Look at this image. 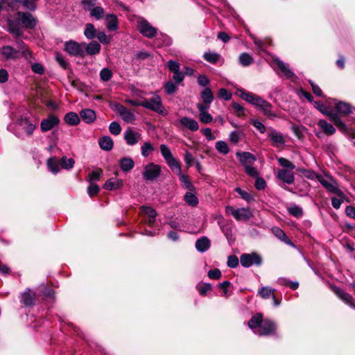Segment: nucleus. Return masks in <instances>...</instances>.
<instances>
[{
	"instance_id": "56",
	"label": "nucleus",
	"mask_w": 355,
	"mask_h": 355,
	"mask_svg": "<svg viewBox=\"0 0 355 355\" xmlns=\"http://www.w3.org/2000/svg\"><path fill=\"white\" fill-rule=\"evenodd\" d=\"M16 44L18 48L17 51H19V53L21 52L23 56L27 58L28 55H31V53L28 51L25 43L23 41L20 40H17Z\"/></svg>"
},
{
	"instance_id": "18",
	"label": "nucleus",
	"mask_w": 355,
	"mask_h": 355,
	"mask_svg": "<svg viewBox=\"0 0 355 355\" xmlns=\"http://www.w3.org/2000/svg\"><path fill=\"white\" fill-rule=\"evenodd\" d=\"M1 53L6 60H15L19 57V51L8 45L1 49Z\"/></svg>"
},
{
	"instance_id": "60",
	"label": "nucleus",
	"mask_w": 355,
	"mask_h": 355,
	"mask_svg": "<svg viewBox=\"0 0 355 355\" xmlns=\"http://www.w3.org/2000/svg\"><path fill=\"white\" fill-rule=\"evenodd\" d=\"M167 67L168 68V70L172 73L178 72V71H180V63L175 60H170L167 62Z\"/></svg>"
},
{
	"instance_id": "16",
	"label": "nucleus",
	"mask_w": 355,
	"mask_h": 355,
	"mask_svg": "<svg viewBox=\"0 0 355 355\" xmlns=\"http://www.w3.org/2000/svg\"><path fill=\"white\" fill-rule=\"evenodd\" d=\"M325 116H328L331 121L342 132H346L347 131V127L344 122L342 121L339 116V114L333 112L331 111H327Z\"/></svg>"
},
{
	"instance_id": "53",
	"label": "nucleus",
	"mask_w": 355,
	"mask_h": 355,
	"mask_svg": "<svg viewBox=\"0 0 355 355\" xmlns=\"http://www.w3.org/2000/svg\"><path fill=\"white\" fill-rule=\"evenodd\" d=\"M154 150L153 146L149 141H146L141 148V155L143 157H147L150 153H152Z\"/></svg>"
},
{
	"instance_id": "38",
	"label": "nucleus",
	"mask_w": 355,
	"mask_h": 355,
	"mask_svg": "<svg viewBox=\"0 0 355 355\" xmlns=\"http://www.w3.org/2000/svg\"><path fill=\"white\" fill-rule=\"evenodd\" d=\"M258 110L261 111L266 116H276V114L272 111V105L267 101H265Z\"/></svg>"
},
{
	"instance_id": "14",
	"label": "nucleus",
	"mask_w": 355,
	"mask_h": 355,
	"mask_svg": "<svg viewBox=\"0 0 355 355\" xmlns=\"http://www.w3.org/2000/svg\"><path fill=\"white\" fill-rule=\"evenodd\" d=\"M124 139L128 146H134L141 139V135L132 128H128L124 132Z\"/></svg>"
},
{
	"instance_id": "64",
	"label": "nucleus",
	"mask_w": 355,
	"mask_h": 355,
	"mask_svg": "<svg viewBox=\"0 0 355 355\" xmlns=\"http://www.w3.org/2000/svg\"><path fill=\"white\" fill-rule=\"evenodd\" d=\"M218 96L220 98L224 99L225 101H229L232 98V93L225 88H221L218 90Z\"/></svg>"
},
{
	"instance_id": "50",
	"label": "nucleus",
	"mask_w": 355,
	"mask_h": 355,
	"mask_svg": "<svg viewBox=\"0 0 355 355\" xmlns=\"http://www.w3.org/2000/svg\"><path fill=\"white\" fill-rule=\"evenodd\" d=\"M287 209L289 214L295 217L300 218L303 215V209L298 205H292L288 207Z\"/></svg>"
},
{
	"instance_id": "34",
	"label": "nucleus",
	"mask_w": 355,
	"mask_h": 355,
	"mask_svg": "<svg viewBox=\"0 0 355 355\" xmlns=\"http://www.w3.org/2000/svg\"><path fill=\"white\" fill-rule=\"evenodd\" d=\"M64 119L65 123L69 125H77L80 121L78 114L73 112L67 113Z\"/></svg>"
},
{
	"instance_id": "51",
	"label": "nucleus",
	"mask_w": 355,
	"mask_h": 355,
	"mask_svg": "<svg viewBox=\"0 0 355 355\" xmlns=\"http://www.w3.org/2000/svg\"><path fill=\"white\" fill-rule=\"evenodd\" d=\"M216 149L223 155H227L230 152V148L227 143L224 141H218L215 145Z\"/></svg>"
},
{
	"instance_id": "7",
	"label": "nucleus",
	"mask_w": 355,
	"mask_h": 355,
	"mask_svg": "<svg viewBox=\"0 0 355 355\" xmlns=\"http://www.w3.org/2000/svg\"><path fill=\"white\" fill-rule=\"evenodd\" d=\"M137 28L143 36L149 39L155 37L157 34V29L144 19L137 21Z\"/></svg>"
},
{
	"instance_id": "31",
	"label": "nucleus",
	"mask_w": 355,
	"mask_h": 355,
	"mask_svg": "<svg viewBox=\"0 0 355 355\" xmlns=\"http://www.w3.org/2000/svg\"><path fill=\"white\" fill-rule=\"evenodd\" d=\"M98 144L102 150L110 151L113 148L114 142L110 137L105 136L99 139Z\"/></svg>"
},
{
	"instance_id": "37",
	"label": "nucleus",
	"mask_w": 355,
	"mask_h": 355,
	"mask_svg": "<svg viewBox=\"0 0 355 355\" xmlns=\"http://www.w3.org/2000/svg\"><path fill=\"white\" fill-rule=\"evenodd\" d=\"M203 58L211 64H216L220 59V55L218 53L209 51L204 53Z\"/></svg>"
},
{
	"instance_id": "43",
	"label": "nucleus",
	"mask_w": 355,
	"mask_h": 355,
	"mask_svg": "<svg viewBox=\"0 0 355 355\" xmlns=\"http://www.w3.org/2000/svg\"><path fill=\"white\" fill-rule=\"evenodd\" d=\"M90 16L96 19H101L105 14L104 9L101 6H94L89 10Z\"/></svg>"
},
{
	"instance_id": "47",
	"label": "nucleus",
	"mask_w": 355,
	"mask_h": 355,
	"mask_svg": "<svg viewBox=\"0 0 355 355\" xmlns=\"http://www.w3.org/2000/svg\"><path fill=\"white\" fill-rule=\"evenodd\" d=\"M235 191L240 195V196L247 201L248 202H250L254 200V196L246 191L243 190L240 187H236L235 189Z\"/></svg>"
},
{
	"instance_id": "3",
	"label": "nucleus",
	"mask_w": 355,
	"mask_h": 355,
	"mask_svg": "<svg viewBox=\"0 0 355 355\" xmlns=\"http://www.w3.org/2000/svg\"><path fill=\"white\" fill-rule=\"evenodd\" d=\"M319 182L329 192L335 193L341 198H344L345 195L342 191L338 188V184L335 180L330 176L325 175V176L318 177Z\"/></svg>"
},
{
	"instance_id": "46",
	"label": "nucleus",
	"mask_w": 355,
	"mask_h": 355,
	"mask_svg": "<svg viewBox=\"0 0 355 355\" xmlns=\"http://www.w3.org/2000/svg\"><path fill=\"white\" fill-rule=\"evenodd\" d=\"M75 161L72 158H67L66 156H63L60 159V166L66 170H69L73 167Z\"/></svg>"
},
{
	"instance_id": "9",
	"label": "nucleus",
	"mask_w": 355,
	"mask_h": 355,
	"mask_svg": "<svg viewBox=\"0 0 355 355\" xmlns=\"http://www.w3.org/2000/svg\"><path fill=\"white\" fill-rule=\"evenodd\" d=\"M175 125L181 130H189L196 132L199 129L197 121L188 116H183L175 122Z\"/></svg>"
},
{
	"instance_id": "26",
	"label": "nucleus",
	"mask_w": 355,
	"mask_h": 355,
	"mask_svg": "<svg viewBox=\"0 0 355 355\" xmlns=\"http://www.w3.org/2000/svg\"><path fill=\"white\" fill-rule=\"evenodd\" d=\"M80 116L87 123L94 122L96 119V112L91 109H84L80 112Z\"/></svg>"
},
{
	"instance_id": "24",
	"label": "nucleus",
	"mask_w": 355,
	"mask_h": 355,
	"mask_svg": "<svg viewBox=\"0 0 355 355\" xmlns=\"http://www.w3.org/2000/svg\"><path fill=\"white\" fill-rule=\"evenodd\" d=\"M252 213L249 208H239L236 209V214H234V218L236 220H248L252 217Z\"/></svg>"
},
{
	"instance_id": "8",
	"label": "nucleus",
	"mask_w": 355,
	"mask_h": 355,
	"mask_svg": "<svg viewBox=\"0 0 355 355\" xmlns=\"http://www.w3.org/2000/svg\"><path fill=\"white\" fill-rule=\"evenodd\" d=\"M142 175L145 180H155L161 175V167L158 164L150 163L144 166Z\"/></svg>"
},
{
	"instance_id": "1",
	"label": "nucleus",
	"mask_w": 355,
	"mask_h": 355,
	"mask_svg": "<svg viewBox=\"0 0 355 355\" xmlns=\"http://www.w3.org/2000/svg\"><path fill=\"white\" fill-rule=\"evenodd\" d=\"M15 19H8V31L11 34L20 37L23 35L22 28L33 29L36 27L38 20L33 14L27 12L17 11Z\"/></svg>"
},
{
	"instance_id": "19",
	"label": "nucleus",
	"mask_w": 355,
	"mask_h": 355,
	"mask_svg": "<svg viewBox=\"0 0 355 355\" xmlns=\"http://www.w3.org/2000/svg\"><path fill=\"white\" fill-rule=\"evenodd\" d=\"M293 170L279 169L277 172V178L284 182L291 184L294 182L295 176Z\"/></svg>"
},
{
	"instance_id": "42",
	"label": "nucleus",
	"mask_w": 355,
	"mask_h": 355,
	"mask_svg": "<svg viewBox=\"0 0 355 355\" xmlns=\"http://www.w3.org/2000/svg\"><path fill=\"white\" fill-rule=\"evenodd\" d=\"M184 200L186 203L191 207H196L198 204V199L196 196L191 192H187L184 195Z\"/></svg>"
},
{
	"instance_id": "39",
	"label": "nucleus",
	"mask_w": 355,
	"mask_h": 355,
	"mask_svg": "<svg viewBox=\"0 0 355 355\" xmlns=\"http://www.w3.org/2000/svg\"><path fill=\"white\" fill-rule=\"evenodd\" d=\"M245 136L243 130H234L230 132L229 141L232 144H237L240 139Z\"/></svg>"
},
{
	"instance_id": "13",
	"label": "nucleus",
	"mask_w": 355,
	"mask_h": 355,
	"mask_svg": "<svg viewBox=\"0 0 355 355\" xmlns=\"http://www.w3.org/2000/svg\"><path fill=\"white\" fill-rule=\"evenodd\" d=\"M36 293L30 288H27L20 295V302L26 307H32L35 305Z\"/></svg>"
},
{
	"instance_id": "41",
	"label": "nucleus",
	"mask_w": 355,
	"mask_h": 355,
	"mask_svg": "<svg viewBox=\"0 0 355 355\" xmlns=\"http://www.w3.org/2000/svg\"><path fill=\"white\" fill-rule=\"evenodd\" d=\"M275 291V289L271 287L263 286L259 289L257 294L263 299H268L270 297L272 296Z\"/></svg>"
},
{
	"instance_id": "25",
	"label": "nucleus",
	"mask_w": 355,
	"mask_h": 355,
	"mask_svg": "<svg viewBox=\"0 0 355 355\" xmlns=\"http://www.w3.org/2000/svg\"><path fill=\"white\" fill-rule=\"evenodd\" d=\"M101 44L96 41H92L88 44L85 43V53L89 55H94L98 54L101 51Z\"/></svg>"
},
{
	"instance_id": "29",
	"label": "nucleus",
	"mask_w": 355,
	"mask_h": 355,
	"mask_svg": "<svg viewBox=\"0 0 355 355\" xmlns=\"http://www.w3.org/2000/svg\"><path fill=\"white\" fill-rule=\"evenodd\" d=\"M18 123L22 126L24 131L26 132L28 135H31L35 129V125L31 123L27 118H21L18 120Z\"/></svg>"
},
{
	"instance_id": "44",
	"label": "nucleus",
	"mask_w": 355,
	"mask_h": 355,
	"mask_svg": "<svg viewBox=\"0 0 355 355\" xmlns=\"http://www.w3.org/2000/svg\"><path fill=\"white\" fill-rule=\"evenodd\" d=\"M84 35L89 40L95 38L97 34L94 26L92 24H87L84 31Z\"/></svg>"
},
{
	"instance_id": "5",
	"label": "nucleus",
	"mask_w": 355,
	"mask_h": 355,
	"mask_svg": "<svg viewBox=\"0 0 355 355\" xmlns=\"http://www.w3.org/2000/svg\"><path fill=\"white\" fill-rule=\"evenodd\" d=\"M85 43H78L74 40H69L64 43V51L71 56L84 57Z\"/></svg>"
},
{
	"instance_id": "40",
	"label": "nucleus",
	"mask_w": 355,
	"mask_h": 355,
	"mask_svg": "<svg viewBox=\"0 0 355 355\" xmlns=\"http://www.w3.org/2000/svg\"><path fill=\"white\" fill-rule=\"evenodd\" d=\"M178 175L179 176V180L184 188H186L187 189H189L190 191H193L195 189L193 185L189 180L188 176L184 175L182 173V171H180L179 173H178Z\"/></svg>"
},
{
	"instance_id": "6",
	"label": "nucleus",
	"mask_w": 355,
	"mask_h": 355,
	"mask_svg": "<svg viewBox=\"0 0 355 355\" xmlns=\"http://www.w3.org/2000/svg\"><path fill=\"white\" fill-rule=\"evenodd\" d=\"M143 107L160 114H165V110L162 105L161 98L157 94H155L150 99H145L143 101Z\"/></svg>"
},
{
	"instance_id": "48",
	"label": "nucleus",
	"mask_w": 355,
	"mask_h": 355,
	"mask_svg": "<svg viewBox=\"0 0 355 355\" xmlns=\"http://www.w3.org/2000/svg\"><path fill=\"white\" fill-rule=\"evenodd\" d=\"M298 171L305 178H306L309 180L317 179L318 180V177L321 176V175L317 174L314 171H313L311 169L300 168Z\"/></svg>"
},
{
	"instance_id": "45",
	"label": "nucleus",
	"mask_w": 355,
	"mask_h": 355,
	"mask_svg": "<svg viewBox=\"0 0 355 355\" xmlns=\"http://www.w3.org/2000/svg\"><path fill=\"white\" fill-rule=\"evenodd\" d=\"M166 162L171 168V169L173 171H176L177 173H179L180 171H182L180 162L173 156L167 159Z\"/></svg>"
},
{
	"instance_id": "33",
	"label": "nucleus",
	"mask_w": 355,
	"mask_h": 355,
	"mask_svg": "<svg viewBox=\"0 0 355 355\" xmlns=\"http://www.w3.org/2000/svg\"><path fill=\"white\" fill-rule=\"evenodd\" d=\"M123 186V181L118 179H110L104 184L103 188L112 191L121 188Z\"/></svg>"
},
{
	"instance_id": "12",
	"label": "nucleus",
	"mask_w": 355,
	"mask_h": 355,
	"mask_svg": "<svg viewBox=\"0 0 355 355\" xmlns=\"http://www.w3.org/2000/svg\"><path fill=\"white\" fill-rule=\"evenodd\" d=\"M59 118L54 115L51 114L46 119H44L40 123V128L42 132H47L52 130L54 127L58 126L60 123Z\"/></svg>"
},
{
	"instance_id": "10",
	"label": "nucleus",
	"mask_w": 355,
	"mask_h": 355,
	"mask_svg": "<svg viewBox=\"0 0 355 355\" xmlns=\"http://www.w3.org/2000/svg\"><path fill=\"white\" fill-rule=\"evenodd\" d=\"M114 111L126 123H132L135 120V115L134 113L119 103H117L114 105Z\"/></svg>"
},
{
	"instance_id": "27",
	"label": "nucleus",
	"mask_w": 355,
	"mask_h": 355,
	"mask_svg": "<svg viewBox=\"0 0 355 355\" xmlns=\"http://www.w3.org/2000/svg\"><path fill=\"white\" fill-rule=\"evenodd\" d=\"M318 125L327 135H332L336 132V128L334 125L331 123H328L324 119H320L318 122Z\"/></svg>"
},
{
	"instance_id": "61",
	"label": "nucleus",
	"mask_w": 355,
	"mask_h": 355,
	"mask_svg": "<svg viewBox=\"0 0 355 355\" xmlns=\"http://www.w3.org/2000/svg\"><path fill=\"white\" fill-rule=\"evenodd\" d=\"M160 152L165 161L173 156L170 148L165 144L160 146Z\"/></svg>"
},
{
	"instance_id": "17",
	"label": "nucleus",
	"mask_w": 355,
	"mask_h": 355,
	"mask_svg": "<svg viewBox=\"0 0 355 355\" xmlns=\"http://www.w3.org/2000/svg\"><path fill=\"white\" fill-rule=\"evenodd\" d=\"M236 157L239 159V162L243 167L254 164L257 160L256 157L249 152H237Z\"/></svg>"
},
{
	"instance_id": "35",
	"label": "nucleus",
	"mask_w": 355,
	"mask_h": 355,
	"mask_svg": "<svg viewBox=\"0 0 355 355\" xmlns=\"http://www.w3.org/2000/svg\"><path fill=\"white\" fill-rule=\"evenodd\" d=\"M46 164L49 170L53 173L56 174L60 171V161L59 162L55 157L48 159Z\"/></svg>"
},
{
	"instance_id": "28",
	"label": "nucleus",
	"mask_w": 355,
	"mask_h": 355,
	"mask_svg": "<svg viewBox=\"0 0 355 355\" xmlns=\"http://www.w3.org/2000/svg\"><path fill=\"white\" fill-rule=\"evenodd\" d=\"M106 26L110 31H116L119 26L117 17L114 14H108L105 17Z\"/></svg>"
},
{
	"instance_id": "2",
	"label": "nucleus",
	"mask_w": 355,
	"mask_h": 355,
	"mask_svg": "<svg viewBox=\"0 0 355 355\" xmlns=\"http://www.w3.org/2000/svg\"><path fill=\"white\" fill-rule=\"evenodd\" d=\"M248 324L253 333L259 336L274 335L277 329L276 324L273 321L263 319V315L259 313L253 315Z\"/></svg>"
},
{
	"instance_id": "52",
	"label": "nucleus",
	"mask_w": 355,
	"mask_h": 355,
	"mask_svg": "<svg viewBox=\"0 0 355 355\" xmlns=\"http://www.w3.org/2000/svg\"><path fill=\"white\" fill-rule=\"evenodd\" d=\"M176 85V83L172 81L166 82L164 86L165 92L168 95L173 94L178 90V87Z\"/></svg>"
},
{
	"instance_id": "15",
	"label": "nucleus",
	"mask_w": 355,
	"mask_h": 355,
	"mask_svg": "<svg viewBox=\"0 0 355 355\" xmlns=\"http://www.w3.org/2000/svg\"><path fill=\"white\" fill-rule=\"evenodd\" d=\"M332 291L344 303L355 309V304L354 303L353 297L351 295L343 291L338 286L332 287Z\"/></svg>"
},
{
	"instance_id": "11",
	"label": "nucleus",
	"mask_w": 355,
	"mask_h": 355,
	"mask_svg": "<svg viewBox=\"0 0 355 355\" xmlns=\"http://www.w3.org/2000/svg\"><path fill=\"white\" fill-rule=\"evenodd\" d=\"M240 96L249 103L255 106L257 109H259L261 105H262L266 101L259 96H257L251 92H245L244 91L241 92Z\"/></svg>"
},
{
	"instance_id": "62",
	"label": "nucleus",
	"mask_w": 355,
	"mask_h": 355,
	"mask_svg": "<svg viewBox=\"0 0 355 355\" xmlns=\"http://www.w3.org/2000/svg\"><path fill=\"white\" fill-rule=\"evenodd\" d=\"M200 121L202 123L208 124L213 120V116L207 112L199 114Z\"/></svg>"
},
{
	"instance_id": "49",
	"label": "nucleus",
	"mask_w": 355,
	"mask_h": 355,
	"mask_svg": "<svg viewBox=\"0 0 355 355\" xmlns=\"http://www.w3.org/2000/svg\"><path fill=\"white\" fill-rule=\"evenodd\" d=\"M253 62V58L247 53H243L239 55V63L243 67H248Z\"/></svg>"
},
{
	"instance_id": "21",
	"label": "nucleus",
	"mask_w": 355,
	"mask_h": 355,
	"mask_svg": "<svg viewBox=\"0 0 355 355\" xmlns=\"http://www.w3.org/2000/svg\"><path fill=\"white\" fill-rule=\"evenodd\" d=\"M273 61L286 78H291L294 76L295 74L293 71L288 67V65L286 63L282 61L278 58H274Z\"/></svg>"
},
{
	"instance_id": "58",
	"label": "nucleus",
	"mask_w": 355,
	"mask_h": 355,
	"mask_svg": "<svg viewBox=\"0 0 355 355\" xmlns=\"http://www.w3.org/2000/svg\"><path fill=\"white\" fill-rule=\"evenodd\" d=\"M109 130L114 135H119L121 132V127L116 121L112 122L109 125Z\"/></svg>"
},
{
	"instance_id": "59",
	"label": "nucleus",
	"mask_w": 355,
	"mask_h": 355,
	"mask_svg": "<svg viewBox=\"0 0 355 355\" xmlns=\"http://www.w3.org/2000/svg\"><path fill=\"white\" fill-rule=\"evenodd\" d=\"M239 260L238 257L234 255H230L227 258V265L231 268H235L239 266Z\"/></svg>"
},
{
	"instance_id": "23",
	"label": "nucleus",
	"mask_w": 355,
	"mask_h": 355,
	"mask_svg": "<svg viewBox=\"0 0 355 355\" xmlns=\"http://www.w3.org/2000/svg\"><path fill=\"white\" fill-rule=\"evenodd\" d=\"M196 248L200 252L207 251L211 246V241L207 236H202L196 241Z\"/></svg>"
},
{
	"instance_id": "54",
	"label": "nucleus",
	"mask_w": 355,
	"mask_h": 355,
	"mask_svg": "<svg viewBox=\"0 0 355 355\" xmlns=\"http://www.w3.org/2000/svg\"><path fill=\"white\" fill-rule=\"evenodd\" d=\"M277 161L281 166L285 168L284 169L293 170L295 168V164L284 157H279Z\"/></svg>"
},
{
	"instance_id": "63",
	"label": "nucleus",
	"mask_w": 355,
	"mask_h": 355,
	"mask_svg": "<svg viewBox=\"0 0 355 355\" xmlns=\"http://www.w3.org/2000/svg\"><path fill=\"white\" fill-rule=\"evenodd\" d=\"M254 164L246 166L244 168L245 173L252 178H257L259 175V172L253 166Z\"/></svg>"
},
{
	"instance_id": "20",
	"label": "nucleus",
	"mask_w": 355,
	"mask_h": 355,
	"mask_svg": "<svg viewBox=\"0 0 355 355\" xmlns=\"http://www.w3.org/2000/svg\"><path fill=\"white\" fill-rule=\"evenodd\" d=\"M335 110L342 116H347L353 112V107L351 105L343 101L336 103Z\"/></svg>"
},
{
	"instance_id": "36",
	"label": "nucleus",
	"mask_w": 355,
	"mask_h": 355,
	"mask_svg": "<svg viewBox=\"0 0 355 355\" xmlns=\"http://www.w3.org/2000/svg\"><path fill=\"white\" fill-rule=\"evenodd\" d=\"M200 97L205 103L211 104L214 101V94L209 87H205L200 93Z\"/></svg>"
},
{
	"instance_id": "55",
	"label": "nucleus",
	"mask_w": 355,
	"mask_h": 355,
	"mask_svg": "<svg viewBox=\"0 0 355 355\" xmlns=\"http://www.w3.org/2000/svg\"><path fill=\"white\" fill-rule=\"evenodd\" d=\"M100 78L103 82L110 80L112 77V71L108 68H103L100 71Z\"/></svg>"
},
{
	"instance_id": "57",
	"label": "nucleus",
	"mask_w": 355,
	"mask_h": 355,
	"mask_svg": "<svg viewBox=\"0 0 355 355\" xmlns=\"http://www.w3.org/2000/svg\"><path fill=\"white\" fill-rule=\"evenodd\" d=\"M19 3H21L25 9L30 11H34L37 8L36 3L31 0H21L19 1Z\"/></svg>"
},
{
	"instance_id": "4",
	"label": "nucleus",
	"mask_w": 355,
	"mask_h": 355,
	"mask_svg": "<svg viewBox=\"0 0 355 355\" xmlns=\"http://www.w3.org/2000/svg\"><path fill=\"white\" fill-rule=\"evenodd\" d=\"M240 262L243 267L250 268L252 266H260L263 263L262 257L257 252L244 253L240 256Z\"/></svg>"
},
{
	"instance_id": "30",
	"label": "nucleus",
	"mask_w": 355,
	"mask_h": 355,
	"mask_svg": "<svg viewBox=\"0 0 355 355\" xmlns=\"http://www.w3.org/2000/svg\"><path fill=\"white\" fill-rule=\"evenodd\" d=\"M119 163L121 169L124 172H128L131 171L135 166V162L130 157L121 158Z\"/></svg>"
},
{
	"instance_id": "32",
	"label": "nucleus",
	"mask_w": 355,
	"mask_h": 355,
	"mask_svg": "<svg viewBox=\"0 0 355 355\" xmlns=\"http://www.w3.org/2000/svg\"><path fill=\"white\" fill-rule=\"evenodd\" d=\"M272 231L275 236L280 239L282 241L291 246H294V244L291 242V241L288 239V237L282 229L276 227L272 228Z\"/></svg>"
},
{
	"instance_id": "22",
	"label": "nucleus",
	"mask_w": 355,
	"mask_h": 355,
	"mask_svg": "<svg viewBox=\"0 0 355 355\" xmlns=\"http://www.w3.org/2000/svg\"><path fill=\"white\" fill-rule=\"evenodd\" d=\"M268 137L272 141L273 144L276 146L282 145L285 142V139L282 134L275 129L270 128Z\"/></svg>"
}]
</instances>
